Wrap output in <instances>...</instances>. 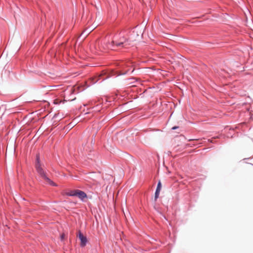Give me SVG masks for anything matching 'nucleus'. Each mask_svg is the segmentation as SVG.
<instances>
[{
    "label": "nucleus",
    "instance_id": "20e7f679",
    "mask_svg": "<svg viewBox=\"0 0 253 253\" xmlns=\"http://www.w3.org/2000/svg\"><path fill=\"white\" fill-rule=\"evenodd\" d=\"M76 194V190H72L66 193V195L70 196H75Z\"/></svg>",
    "mask_w": 253,
    "mask_h": 253
},
{
    "label": "nucleus",
    "instance_id": "9d476101",
    "mask_svg": "<svg viewBox=\"0 0 253 253\" xmlns=\"http://www.w3.org/2000/svg\"><path fill=\"white\" fill-rule=\"evenodd\" d=\"M176 128H177V127L176 126H174L172 128V129H176Z\"/></svg>",
    "mask_w": 253,
    "mask_h": 253
},
{
    "label": "nucleus",
    "instance_id": "1a4fd4ad",
    "mask_svg": "<svg viewBox=\"0 0 253 253\" xmlns=\"http://www.w3.org/2000/svg\"><path fill=\"white\" fill-rule=\"evenodd\" d=\"M61 240H63L65 238V234H62L61 235Z\"/></svg>",
    "mask_w": 253,
    "mask_h": 253
},
{
    "label": "nucleus",
    "instance_id": "7ed1b4c3",
    "mask_svg": "<svg viewBox=\"0 0 253 253\" xmlns=\"http://www.w3.org/2000/svg\"><path fill=\"white\" fill-rule=\"evenodd\" d=\"M79 197L80 199L83 200L84 198L86 197V194L83 191L80 190H76V196Z\"/></svg>",
    "mask_w": 253,
    "mask_h": 253
},
{
    "label": "nucleus",
    "instance_id": "39448f33",
    "mask_svg": "<svg viewBox=\"0 0 253 253\" xmlns=\"http://www.w3.org/2000/svg\"><path fill=\"white\" fill-rule=\"evenodd\" d=\"M161 187H162V185H161V181H159L158 185H157L156 192H158L160 193L161 189Z\"/></svg>",
    "mask_w": 253,
    "mask_h": 253
},
{
    "label": "nucleus",
    "instance_id": "0eeeda50",
    "mask_svg": "<svg viewBox=\"0 0 253 253\" xmlns=\"http://www.w3.org/2000/svg\"><path fill=\"white\" fill-rule=\"evenodd\" d=\"M159 194L160 193L159 192H155V197H154V200L155 201H156L157 199L158 198L159 196Z\"/></svg>",
    "mask_w": 253,
    "mask_h": 253
},
{
    "label": "nucleus",
    "instance_id": "f03ea898",
    "mask_svg": "<svg viewBox=\"0 0 253 253\" xmlns=\"http://www.w3.org/2000/svg\"><path fill=\"white\" fill-rule=\"evenodd\" d=\"M79 238L81 241V246L84 247L87 243V238L80 232H79Z\"/></svg>",
    "mask_w": 253,
    "mask_h": 253
},
{
    "label": "nucleus",
    "instance_id": "423d86ee",
    "mask_svg": "<svg viewBox=\"0 0 253 253\" xmlns=\"http://www.w3.org/2000/svg\"><path fill=\"white\" fill-rule=\"evenodd\" d=\"M126 41V39L125 38H123V40H122L121 42L116 43V46H121V45H122L123 44H124L125 42Z\"/></svg>",
    "mask_w": 253,
    "mask_h": 253
},
{
    "label": "nucleus",
    "instance_id": "f257e3e1",
    "mask_svg": "<svg viewBox=\"0 0 253 253\" xmlns=\"http://www.w3.org/2000/svg\"><path fill=\"white\" fill-rule=\"evenodd\" d=\"M36 168L37 172L39 173V174L42 177L44 178L46 181L51 185L56 186V185L50 179L46 177L45 173L41 167L40 164V156L39 155H37L36 156Z\"/></svg>",
    "mask_w": 253,
    "mask_h": 253
},
{
    "label": "nucleus",
    "instance_id": "6e6552de",
    "mask_svg": "<svg viewBox=\"0 0 253 253\" xmlns=\"http://www.w3.org/2000/svg\"><path fill=\"white\" fill-rule=\"evenodd\" d=\"M113 44H114V41H112V42H111V44H110L109 45H108V47L109 48H111V49H112V48H113Z\"/></svg>",
    "mask_w": 253,
    "mask_h": 253
}]
</instances>
